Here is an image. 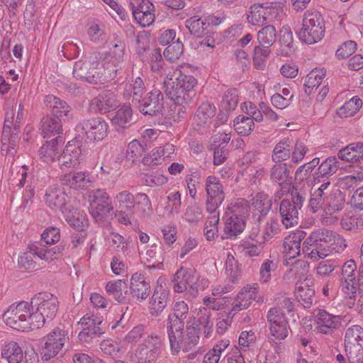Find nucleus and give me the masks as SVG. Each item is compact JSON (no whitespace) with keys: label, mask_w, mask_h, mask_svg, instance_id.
Returning <instances> with one entry per match:
<instances>
[{"label":"nucleus","mask_w":363,"mask_h":363,"mask_svg":"<svg viewBox=\"0 0 363 363\" xmlns=\"http://www.w3.org/2000/svg\"><path fill=\"white\" fill-rule=\"evenodd\" d=\"M135 107L144 115L157 116L164 108V97L160 89H154L142 97Z\"/></svg>","instance_id":"2eb2a0df"},{"label":"nucleus","mask_w":363,"mask_h":363,"mask_svg":"<svg viewBox=\"0 0 363 363\" xmlns=\"http://www.w3.org/2000/svg\"><path fill=\"white\" fill-rule=\"evenodd\" d=\"M2 358L9 363H21L23 361V350L16 342H6L1 351Z\"/></svg>","instance_id":"58836bf2"},{"label":"nucleus","mask_w":363,"mask_h":363,"mask_svg":"<svg viewBox=\"0 0 363 363\" xmlns=\"http://www.w3.org/2000/svg\"><path fill=\"white\" fill-rule=\"evenodd\" d=\"M67 196L55 186H50L45 193V201L47 205L52 210H57L62 206Z\"/></svg>","instance_id":"79ce46f5"},{"label":"nucleus","mask_w":363,"mask_h":363,"mask_svg":"<svg viewBox=\"0 0 363 363\" xmlns=\"http://www.w3.org/2000/svg\"><path fill=\"white\" fill-rule=\"evenodd\" d=\"M31 302L22 301L18 304H12L3 314V318L7 325L13 329L21 330L27 327L26 318L29 315Z\"/></svg>","instance_id":"ddd939ff"},{"label":"nucleus","mask_w":363,"mask_h":363,"mask_svg":"<svg viewBox=\"0 0 363 363\" xmlns=\"http://www.w3.org/2000/svg\"><path fill=\"white\" fill-rule=\"evenodd\" d=\"M277 30L274 26H267L257 33V40L262 47L270 48L276 41Z\"/></svg>","instance_id":"8fccbe9b"},{"label":"nucleus","mask_w":363,"mask_h":363,"mask_svg":"<svg viewBox=\"0 0 363 363\" xmlns=\"http://www.w3.org/2000/svg\"><path fill=\"white\" fill-rule=\"evenodd\" d=\"M132 109L130 105H123L111 118L112 123L117 126V130L124 128L132 120Z\"/></svg>","instance_id":"c03bdc74"},{"label":"nucleus","mask_w":363,"mask_h":363,"mask_svg":"<svg viewBox=\"0 0 363 363\" xmlns=\"http://www.w3.org/2000/svg\"><path fill=\"white\" fill-rule=\"evenodd\" d=\"M164 252L162 245L154 244L146 252V261L150 263L147 266L149 269L160 268L164 261Z\"/></svg>","instance_id":"a19ab883"},{"label":"nucleus","mask_w":363,"mask_h":363,"mask_svg":"<svg viewBox=\"0 0 363 363\" xmlns=\"http://www.w3.org/2000/svg\"><path fill=\"white\" fill-rule=\"evenodd\" d=\"M101 59L100 52H94L88 59L77 61L73 67V76L89 84H97L98 69Z\"/></svg>","instance_id":"6e6552de"},{"label":"nucleus","mask_w":363,"mask_h":363,"mask_svg":"<svg viewBox=\"0 0 363 363\" xmlns=\"http://www.w3.org/2000/svg\"><path fill=\"white\" fill-rule=\"evenodd\" d=\"M213 310L208 308H203L199 310L197 313V321L200 326L203 327L204 333L206 336L211 333L213 326V321L211 320V312Z\"/></svg>","instance_id":"bf43d9fd"},{"label":"nucleus","mask_w":363,"mask_h":363,"mask_svg":"<svg viewBox=\"0 0 363 363\" xmlns=\"http://www.w3.org/2000/svg\"><path fill=\"white\" fill-rule=\"evenodd\" d=\"M199 275L194 269L182 267L173 275L172 281L173 289L177 293H187L193 298L197 296L199 292Z\"/></svg>","instance_id":"423d86ee"},{"label":"nucleus","mask_w":363,"mask_h":363,"mask_svg":"<svg viewBox=\"0 0 363 363\" xmlns=\"http://www.w3.org/2000/svg\"><path fill=\"white\" fill-rule=\"evenodd\" d=\"M62 123L61 118L54 116H44L40 121L41 135L43 138L58 135L62 133Z\"/></svg>","instance_id":"473e14b6"},{"label":"nucleus","mask_w":363,"mask_h":363,"mask_svg":"<svg viewBox=\"0 0 363 363\" xmlns=\"http://www.w3.org/2000/svg\"><path fill=\"white\" fill-rule=\"evenodd\" d=\"M258 286L255 284L253 286L244 287L237 295L232 303L230 313L235 315L238 311L247 308L252 301L256 298Z\"/></svg>","instance_id":"393cba45"},{"label":"nucleus","mask_w":363,"mask_h":363,"mask_svg":"<svg viewBox=\"0 0 363 363\" xmlns=\"http://www.w3.org/2000/svg\"><path fill=\"white\" fill-rule=\"evenodd\" d=\"M79 324L82 331L79 333L78 338L82 343L89 344L94 338L105 333L106 323H103L102 317L86 314L80 319Z\"/></svg>","instance_id":"f8f14e48"},{"label":"nucleus","mask_w":363,"mask_h":363,"mask_svg":"<svg viewBox=\"0 0 363 363\" xmlns=\"http://www.w3.org/2000/svg\"><path fill=\"white\" fill-rule=\"evenodd\" d=\"M306 235L305 231L297 230L284 238L283 250L287 259H292L300 255L301 243Z\"/></svg>","instance_id":"a878e982"},{"label":"nucleus","mask_w":363,"mask_h":363,"mask_svg":"<svg viewBox=\"0 0 363 363\" xmlns=\"http://www.w3.org/2000/svg\"><path fill=\"white\" fill-rule=\"evenodd\" d=\"M164 337L157 334L149 335L135 350L140 363H155L164 350Z\"/></svg>","instance_id":"20e7f679"},{"label":"nucleus","mask_w":363,"mask_h":363,"mask_svg":"<svg viewBox=\"0 0 363 363\" xmlns=\"http://www.w3.org/2000/svg\"><path fill=\"white\" fill-rule=\"evenodd\" d=\"M292 150V140L286 138L281 140L274 147L272 160L275 163H284L283 162L291 158Z\"/></svg>","instance_id":"e433bc0d"},{"label":"nucleus","mask_w":363,"mask_h":363,"mask_svg":"<svg viewBox=\"0 0 363 363\" xmlns=\"http://www.w3.org/2000/svg\"><path fill=\"white\" fill-rule=\"evenodd\" d=\"M277 268V262L271 259H266L261 265L259 269V280L262 283L268 282L272 277V272Z\"/></svg>","instance_id":"774afa93"},{"label":"nucleus","mask_w":363,"mask_h":363,"mask_svg":"<svg viewBox=\"0 0 363 363\" xmlns=\"http://www.w3.org/2000/svg\"><path fill=\"white\" fill-rule=\"evenodd\" d=\"M335 236L333 231L326 228H318L312 231L305 239L302 245V252L310 259L315 261L328 256L334 250Z\"/></svg>","instance_id":"f03ea898"},{"label":"nucleus","mask_w":363,"mask_h":363,"mask_svg":"<svg viewBox=\"0 0 363 363\" xmlns=\"http://www.w3.org/2000/svg\"><path fill=\"white\" fill-rule=\"evenodd\" d=\"M347 359L350 363H363V348L360 344L346 345Z\"/></svg>","instance_id":"69168bd1"},{"label":"nucleus","mask_w":363,"mask_h":363,"mask_svg":"<svg viewBox=\"0 0 363 363\" xmlns=\"http://www.w3.org/2000/svg\"><path fill=\"white\" fill-rule=\"evenodd\" d=\"M46 318L42 313L37 311L35 313L29 311V315L26 318L27 327L22 328L21 331L33 330L43 326L45 323Z\"/></svg>","instance_id":"680f3d73"},{"label":"nucleus","mask_w":363,"mask_h":363,"mask_svg":"<svg viewBox=\"0 0 363 363\" xmlns=\"http://www.w3.org/2000/svg\"><path fill=\"white\" fill-rule=\"evenodd\" d=\"M339 169V162L335 157H329L323 161L313 174L315 182H321L323 179H330Z\"/></svg>","instance_id":"c756f323"},{"label":"nucleus","mask_w":363,"mask_h":363,"mask_svg":"<svg viewBox=\"0 0 363 363\" xmlns=\"http://www.w3.org/2000/svg\"><path fill=\"white\" fill-rule=\"evenodd\" d=\"M145 147L146 145H143L139 140H133L128 145L126 150L127 159L133 162H136L145 152Z\"/></svg>","instance_id":"4d7b16f0"},{"label":"nucleus","mask_w":363,"mask_h":363,"mask_svg":"<svg viewBox=\"0 0 363 363\" xmlns=\"http://www.w3.org/2000/svg\"><path fill=\"white\" fill-rule=\"evenodd\" d=\"M205 189L207 194L206 206L211 211L218 209L225 199L223 186L218 178L208 176L206 181Z\"/></svg>","instance_id":"6ab92c4d"},{"label":"nucleus","mask_w":363,"mask_h":363,"mask_svg":"<svg viewBox=\"0 0 363 363\" xmlns=\"http://www.w3.org/2000/svg\"><path fill=\"white\" fill-rule=\"evenodd\" d=\"M60 240V229L55 227H49L41 235L43 247H47L46 245H54Z\"/></svg>","instance_id":"e2e57ef3"},{"label":"nucleus","mask_w":363,"mask_h":363,"mask_svg":"<svg viewBox=\"0 0 363 363\" xmlns=\"http://www.w3.org/2000/svg\"><path fill=\"white\" fill-rule=\"evenodd\" d=\"M238 103V90L233 88L228 89L223 96L221 106L227 113L235 109Z\"/></svg>","instance_id":"5fc2aeb1"},{"label":"nucleus","mask_w":363,"mask_h":363,"mask_svg":"<svg viewBox=\"0 0 363 363\" xmlns=\"http://www.w3.org/2000/svg\"><path fill=\"white\" fill-rule=\"evenodd\" d=\"M312 320L317 331L322 334H332L341 324L340 315H334L324 309L316 308L312 313Z\"/></svg>","instance_id":"dca6fc26"},{"label":"nucleus","mask_w":363,"mask_h":363,"mask_svg":"<svg viewBox=\"0 0 363 363\" xmlns=\"http://www.w3.org/2000/svg\"><path fill=\"white\" fill-rule=\"evenodd\" d=\"M216 110L214 105L210 103H203L200 105L194 116L196 125L199 127L208 125L211 118L215 116Z\"/></svg>","instance_id":"ea45409f"},{"label":"nucleus","mask_w":363,"mask_h":363,"mask_svg":"<svg viewBox=\"0 0 363 363\" xmlns=\"http://www.w3.org/2000/svg\"><path fill=\"white\" fill-rule=\"evenodd\" d=\"M325 76V72L323 69H315L311 71L306 77L305 92L310 94L314 88H318Z\"/></svg>","instance_id":"de8ad7c7"},{"label":"nucleus","mask_w":363,"mask_h":363,"mask_svg":"<svg viewBox=\"0 0 363 363\" xmlns=\"http://www.w3.org/2000/svg\"><path fill=\"white\" fill-rule=\"evenodd\" d=\"M325 30V21L320 12L309 9L304 13L298 37L302 42L312 45L323 38Z\"/></svg>","instance_id":"7ed1b4c3"},{"label":"nucleus","mask_w":363,"mask_h":363,"mask_svg":"<svg viewBox=\"0 0 363 363\" xmlns=\"http://www.w3.org/2000/svg\"><path fill=\"white\" fill-rule=\"evenodd\" d=\"M247 21L253 26H262L267 22L262 4H254L250 7V13L247 14Z\"/></svg>","instance_id":"09e8293b"},{"label":"nucleus","mask_w":363,"mask_h":363,"mask_svg":"<svg viewBox=\"0 0 363 363\" xmlns=\"http://www.w3.org/2000/svg\"><path fill=\"white\" fill-rule=\"evenodd\" d=\"M296 298L305 308H310L313 303L315 289L311 279H305L296 284Z\"/></svg>","instance_id":"bb28decb"},{"label":"nucleus","mask_w":363,"mask_h":363,"mask_svg":"<svg viewBox=\"0 0 363 363\" xmlns=\"http://www.w3.org/2000/svg\"><path fill=\"white\" fill-rule=\"evenodd\" d=\"M135 206L143 216H148L152 213V207L149 197L144 193H138L135 195Z\"/></svg>","instance_id":"0e129e2a"},{"label":"nucleus","mask_w":363,"mask_h":363,"mask_svg":"<svg viewBox=\"0 0 363 363\" xmlns=\"http://www.w3.org/2000/svg\"><path fill=\"white\" fill-rule=\"evenodd\" d=\"M121 65L110 61H104L102 57L101 66L98 69V83H104L113 80L121 72Z\"/></svg>","instance_id":"f704fd0d"},{"label":"nucleus","mask_w":363,"mask_h":363,"mask_svg":"<svg viewBox=\"0 0 363 363\" xmlns=\"http://www.w3.org/2000/svg\"><path fill=\"white\" fill-rule=\"evenodd\" d=\"M308 152L306 145L301 140H297L294 145L292 144L291 162L298 164L304 158Z\"/></svg>","instance_id":"338daca9"},{"label":"nucleus","mask_w":363,"mask_h":363,"mask_svg":"<svg viewBox=\"0 0 363 363\" xmlns=\"http://www.w3.org/2000/svg\"><path fill=\"white\" fill-rule=\"evenodd\" d=\"M337 157L340 160L349 163L354 164L359 162L363 160V143L349 144L338 151Z\"/></svg>","instance_id":"7c9ffc66"},{"label":"nucleus","mask_w":363,"mask_h":363,"mask_svg":"<svg viewBox=\"0 0 363 363\" xmlns=\"http://www.w3.org/2000/svg\"><path fill=\"white\" fill-rule=\"evenodd\" d=\"M185 26L189 33L196 38H203L208 34L203 19L196 16L188 18L185 21Z\"/></svg>","instance_id":"49530a36"},{"label":"nucleus","mask_w":363,"mask_h":363,"mask_svg":"<svg viewBox=\"0 0 363 363\" xmlns=\"http://www.w3.org/2000/svg\"><path fill=\"white\" fill-rule=\"evenodd\" d=\"M130 288L133 296L138 300H145L150 294V283L147 281L144 274L138 272L132 275Z\"/></svg>","instance_id":"c85d7f7f"},{"label":"nucleus","mask_w":363,"mask_h":363,"mask_svg":"<svg viewBox=\"0 0 363 363\" xmlns=\"http://www.w3.org/2000/svg\"><path fill=\"white\" fill-rule=\"evenodd\" d=\"M298 210L290 200L284 199L279 204L281 222L286 228L294 227L298 223Z\"/></svg>","instance_id":"cd10ccee"},{"label":"nucleus","mask_w":363,"mask_h":363,"mask_svg":"<svg viewBox=\"0 0 363 363\" xmlns=\"http://www.w3.org/2000/svg\"><path fill=\"white\" fill-rule=\"evenodd\" d=\"M62 143L61 137L57 136L55 138L47 140L39 150V155L42 160L46 163L52 162L58 157V148L60 144Z\"/></svg>","instance_id":"72a5a7b5"},{"label":"nucleus","mask_w":363,"mask_h":363,"mask_svg":"<svg viewBox=\"0 0 363 363\" xmlns=\"http://www.w3.org/2000/svg\"><path fill=\"white\" fill-rule=\"evenodd\" d=\"M196 83L193 76L177 69L167 75L164 81V92L174 104L191 103L196 95L194 88Z\"/></svg>","instance_id":"f257e3e1"},{"label":"nucleus","mask_w":363,"mask_h":363,"mask_svg":"<svg viewBox=\"0 0 363 363\" xmlns=\"http://www.w3.org/2000/svg\"><path fill=\"white\" fill-rule=\"evenodd\" d=\"M89 213L96 220L102 219L113 210L111 199L104 189H95L89 196Z\"/></svg>","instance_id":"4468645a"},{"label":"nucleus","mask_w":363,"mask_h":363,"mask_svg":"<svg viewBox=\"0 0 363 363\" xmlns=\"http://www.w3.org/2000/svg\"><path fill=\"white\" fill-rule=\"evenodd\" d=\"M177 333L175 330H172V337L168 335L170 349L172 354H177L180 350L187 352L194 347L199 342L200 328L196 326L186 325L185 330Z\"/></svg>","instance_id":"0eeeda50"},{"label":"nucleus","mask_w":363,"mask_h":363,"mask_svg":"<svg viewBox=\"0 0 363 363\" xmlns=\"http://www.w3.org/2000/svg\"><path fill=\"white\" fill-rule=\"evenodd\" d=\"M67 249V245L63 240L59 245L52 248L43 247L42 243H37L31 247V250L41 259L49 261L56 259L57 257L63 255Z\"/></svg>","instance_id":"2f4dec72"},{"label":"nucleus","mask_w":363,"mask_h":363,"mask_svg":"<svg viewBox=\"0 0 363 363\" xmlns=\"http://www.w3.org/2000/svg\"><path fill=\"white\" fill-rule=\"evenodd\" d=\"M269 179L272 183L277 184L279 187H281V190L289 191L291 177L288 164L275 163L273 164L269 171Z\"/></svg>","instance_id":"4be33fe9"},{"label":"nucleus","mask_w":363,"mask_h":363,"mask_svg":"<svg viewBox=\"0 0 363 363\" xmlns=\"http://www.w3.org/2000/svg\"><path fill=\"white\" fill-rule=\"evenodd\" d=\"M245 219L241 217H226L222 239H232L240 234L245 229Z\"/></svg>","instance_id":"c9c22d12"},{"label":"nucleus","mask_w":363,"mask_h":363,"mask_svg":"<svg viewBox=\"0 0 363 363\" xmlns=\"http://www.w3.org/2000/svg\"><path fill=\"white\" fill-rule=\"evenodd\" d=\"M62 185L75 190L85 189L92 185L93 179L86 171L67 174L61 179Z\"/></svg>","instance_id":"5701e85b"},{"label":"nucleus","mask_w":363,"mask_h":363,"mask_svg":"<svg viewBox=\"0 0 363 363\" xmlns=\"http://www.w3.org/2000/svg\"><path fill=\"white\" fill-rule=\"evenodd\" d=\"M325 201L328 203L327 207L325 208L326 214H333L337 212L345 205L344 196L340 190L335 189L333 191V194H330L328 196L315 190L311 195L308 203L309 209L313 213H316L322 207Z\"/></svg>","instance_id":"1a4fd4ad"},{"label":"nucleus","mask_w":363,"mask_h":363,"mask_svg":"<svg viewBox=\"0 0 363 363\" xmlns=\"http://www.w3.org/2000/svg\"><path fill=\"white\" fill-rule=\"evenodd\" d=\"M33 308L36 307L46 319L51 320L55 316L58 308L59 301L57 298L50 293H39L31 299Z\"/></svg>","instance_id":"f3484780"},{"label":"nucleus","mask_w":363,"mask_h":363,"mask_svg":"<svg viewBox=\"0 0 363 363\" xmlns=\"http://www.w3.org/2000/svg\"><path fill=\"white\" fill-rule=\"evenodd\" d=\"M135 195L127 190L118 192L114 196L113 202L116 208L115 216L120 223L125 225L131 224L130 219L135 207Z\"/></svg>","instance_id":"9b49d317"},{"label":"nucleus","mask_w":363,"mask_h":363,"mask_svg":"<svg viewBox=\"0 0 363 363\" xmlns=\"http://www.w3.org/2000/svg\"><path fill=\"white\" fill-rule=\"evenodd\" d=\"M189 313L188 305L183 301L175 303L173 308V313L169 314L167 323V332L172 337V330L177 333L184 329V320L187 317Z\"/></svg>","instance_id":"aec40b11"},{"label":"nucleus","mask_w":363,"mask_h":363,"mask_svg":"<svg viewBox=\"0 0 363 363\" xmlns=\"http://www.w3.org/2000/svg\"><path fill=\"white\" fill-rule=\"evenodd\" d=\"M108 123L101 117H92L81 121L75 130L86 135L90 141H101L108 134Z\"/></svg>","instance_id":"9d476101"},{"label":"nucleus","mask_w":363,"mask_h":363,"mask_svg":"<svg viewBox=\"0 0 363 363\" xmlns=\"http://www.w3.org/2000/svg\"><path fill=\"white\" fill-rule=\"evenodd\" d=\"M44 102L45 106L51 110L52 116L61 118L64 122L72 118V108L66 101L54 95H48Z\"/></svg>","instance_id":"412c9836"},{"label":"nucleus","mask_w":363,"mask_h":363,"mask_svg":"<svg viewBox=\"0 0 363 363\" xmlns=\"http://www.w3.org/2000/svg\"><path fill=\"white\" fill-rule=\"evenodd\" d=\"M108 87L91 100L89 104L91 111L94 113H106L118 106L116 91H113Z\"/></svg>","instance_id":"a211bd4d"},{"label":"nucleus","mask_w":363,"mask_h":363,"mask_svg":"<svg viewBox=\"0 0 363 363\" xmlns=\"http://www.w3.org/2000/svg\"><path fill=\"white\" fill-rule=\"evenodd\" d=\"M248 211L247 201L243 199H238L234 203H231L227 207L226 217H241L245 218V215Z\"/></svg>","instance_id":"603ef678"},{"label":"nucleus","mask_w":363,"mask_h":363,"mask_svg":"<svg viewBox=\"0 0 363 363\" xmlns=\"http://www.w3.org/2000/svg\"><path fill=\"white\" fill-rule=\"evenodd\" d=\"M267 320L269 324L270 332H276L275 327L277 325L286 324L288 323L284 314L277 308H272L267 313Z\"/></svg>","instance_id":"13d9d810"},{"label":"nucleus","mask_w":363,"mask_h":363,"mask_svg":"<svg viewBox=\"0 0 363 363\" xmlns=\"http://www.w3.org/2000/svg\"><path fill=\"white\" fill-rule=\"evenodd\" d=\"M362 106V101L357 96H353L346 101L337 111V114L340 118H348L354 116Z\"/></svg>","instance_id":"a18cd8bd"},{"label":"nucleus","mask_w":363,"mask_h":363,"mask_svg":"<svg viewBox=\"0 0 363 363\" xmlns=\"http://www.w3.org/2000/svg\"><path fill=\"white\" fill-rule=\"evenodd\" d=\"M129 4L134 18L148 11H154V6L148 0H130Z\"/></svg>","instance_id":"6e6d98bb"},{"label":"nucleus","mask_w":363,"mask_h":363,"mask_svg":"<svg viewBox=\"0 0 363 363\" xmlns=\"http://www.w3.org/2000/svg\"><path fill=\"white\" fill-rule=\"evenodd\" d=\"M169 298V291L162 286L155 289L151 298V314L158 316L164 309Z\"/></svg>","instance_id":"4c0bfd02"},{"label":"nucleus","mask_w":363,"mask_h":363,"mask_svg":"<svg viewBox=\"0 0 363 363\" xmlns=\"http://www.w3.org/2000/svg\"><path fill=\"white\" fill-rule=\"evenodd\" d=\"M253 207L252 218L257 222H261L268 214L272 206V201L267 194L262 191L257 193L252 199Z\"/></svg>","instance_id":"b1692460"},{"label":"nucleus","mask_w":363,"mask_h":363,"mask_svg":"<svg viewBox=\"0 0 363 363\" xmlns=\"http://www.w3.org/2000/svg\"><path fill=\"white\" fill-rule=\"evenodd\" d=\"M279 39L281 44V54L284 56H289L294 51L293 34L291 28L284 26L279 32Z\"/></svg>","instance_id":"37998d69"},{"label":"nucleus","mask_w":363,"mask_h":363,"mask_svg":"<svg viewBox=\"0 0 363 363\" xmlns=\"http://www.w3.org/2000/svg\"><path fill=\"white\" fill-rule=\"evenodd\" d=\"M69 339L67 331L57 327L40 341V352L43 360L48 361L55 357Z\"/></svg>","instance_id":"39448f33"},{"label":"nucleus","mask_w":363,"mask_h":363,"mask_svg":"<svg viewBox=\"0 0 363 363\" xmlns=\"http://www.w3.org/2000/svg\"><path fill=\"white\" fill-rule=\"evenodd\" d=\"M233 122L235 130L238 135L243 136L250 135L255 127L253 119L248 116H238Z\"/></svg>","instance_id":"3c124183"},{"label":"nucleus","mask_w":363,"mask_h":363,"mask_svg":"<svg viewBox=\"0 0 363 363\" xmlns=\"http://www.w3.org/2000/svg\"><path fill=\"white\" fill-rule=\"evenodd\" d=\"M65 220L68 224L77 230L78 231H83L88 225V219L84 212H76L70 216H67Z\"/></svg>","instance_id":"052dcab7"},{"label":"nucleus","mask_w":363,"mask_h":363,"mask_svg":"<svg viewBox=\"0 0 363 363\" xmlns=\"http://www.w3.org/2000/svg\"><path fill=\"white\" fill-rule=\"evenodd\" d=\"M125 44L124 42L118 41L115 43L111 52H106L102 57L104 61L113 62L117 64H122L124 61V52Z\"/></svg>","instance_id":"864d4df0"}]
</instances>
